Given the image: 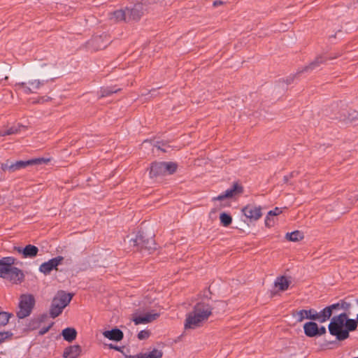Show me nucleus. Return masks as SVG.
Listing matches in <instances>:
<instances>
[{"label": "nucleus", "mask_w": 358, "mask_h": 358, "mask_svg": "<svg viewBox=\"0 0 358 358\" xmlns=\"http://www.w3.org/2000/svg\"><path fill=\"white\" fill-rule=\"evenodd\" d=\"M220 219L224 227H228L232 222L231 216L226 213H222L220 215Z\"/></svg>", "instance_id": "nucleus-31"}, {"label": "nucleus", "mask_w": 358, "mask_h": 358, "mask_svg": "<svg viewBox=\"0 0 358 358\" xmlns=\"http://www.w3.org/2000/svg\"><path fill=\"white\" fill-rule=\"evenodd\" d=\"M303 331L305 335L308 337L312 338L318 336L317 324L313 320L304 324Z\"/></svg>", "instance_id": "nucleus-20"}, {"label": "nucleus", "mask_w": 358, "mask_h": 358, "mask_svg": "<svg viewBox=\"0 0 358 358\" xmlns=\"http://www.w3.org/2000/svg\"><path fill=\"white\" fill-rule=\"evenodd\" d=\"M134 245H140L141 248L151 250L154 248L155 241L152 235H147L143 231H139L135 239H131Z\"/></svg>", "instance_id": "nucleus-8"}, {"label": "nucleus", "mask_w": 358, "mask_h": 358, "mask_svg": "<svg viewBox=\"0 0 358 358\" xmlns=\"http://www.w3.org/2000/svg\"><path fill=\"white\" fill-rule=\"evenodd\" d=\"M120 91V89H116V90H113L112 88H106V89H103L101 90V97H104V96H110L111 94H113V93H116L117 92Z\"/></svg>", "instance_id": "nucleus-35"}, {"label": "nucleus", "mask_w": 358, "mask_h": 358, "mask_svg": "<svg viewBox=\"0 0 358 358\" xmlns=\"http://www.w3.org/2000/svg\"><path fill=\"white\" fill-rule=\"evenodd\" d=\"M13 162L7 160L6 162L1 164V169L3 171H9L10 172H14Z\"/></svg>", "instance_id": "nucleus-34"}, {"label": "nucleus", "mask_w": 358, "mask_h": 358, "mask_svg": "<svg viewBox=\"0 0 358 358\" xmlns=\"http://www.w3.org/2000/svg\"><path fill=\"white\" fill-rule=\"evenodd\" d=\"M242 212L250 222L258 220L262 215L261 207L252 204L245 206L242 209Z\"/></svg>", "instance_id": "nucleus-12"}, {"label": "nucleus", "mask_w": 358, "mask_h": 358, "mask_svg": "<svg viewBox=\"0 0 358 358\" xmlns=\"http://www.w3.org/2000/svg\"><path fill=\"white\" fill-rule=\"evenodd\" d=\"M282 210L281 208H275L273 210H270L268 213V215L266 217V220H265V225L268 227H270L271 226L273 225V220L269 217V216H276V215H280V213H282Z\"/></svg>", "instance_id": "nucleus-27"}, {"label": "nucleus", "mask_w": 358, "mask_h": 358, "mask_svg": "<svg viewBox=\"0 0 358 358\" xmlns=\"http://www.w3.org/2000/svg\"><path fill=\"white\" fill-rule=\"evenodd\" d=\"M55 76L53 66L43 64L17 82L15 85V89L25 94L36 93L45 83L53 80Z\"/></svg>", "instance_id": "nucleus-1"}, {"label": "nucleus", "mask_w": 358, "mask_h": 358, "mask_svg": "<svg viewBox=\"0 0 358 358\" xmlns=\"http://www.w3.org/2000/svg\"><path fill=\"white\" fill-rule=\"evenodd\" d=\"M222 4H223V2L222 1H215L213 3V6H220V5H222Z\"/></svg>", "instance_id": "nucleus-46"}, {"label": "nucleus", "mask_w": 358, "mask_h": 358, "mask_svg": "<svg viewBox=\"0 0 358 358\" xmlns=\"http://www.w3.org/2000/svg\"><path fill=\"white\" fill-rule=\"evenodd\" d=\"M292 315L296 323L302 322L305 319H308L313 321H318L320 323H323L326 322V318L324 317L322 310L320 312H317L315 309H309V310H300L294 311L292 313Z\"/></svg>", "instance_id": "nucleus-6"}, {"label": "nucleus", "mask_w": 358, "mask_h": 358, "mask_svg": "<svg viewBox=\"0 0 358 358\" xmlns=\"http://www.w3.org/2000/svg\"><path fill=\"white\" fill-rule=\"evenodd\" d=\"M351 308V303L345 301V300H341L336 303L331 304L329 306L325 307L322 309V313L326 318V321L329 320L334 310H343L345 311H349Z\"/></svg>", "instance_id": "nucleus-9"}, {"label": "nucleus", "mask_w": 358, "mask_h": 358, "mask_svg": "<svg viewBox=\"0 0 358 358\" xmlns=\"http://www.w3.org/2000/svg\"><path fill=\"white\" fill-rule=\"evenodd\" d=\"M8 76H5V77H4V80H8Z\"/></svg>", "instance_id": "nucleus-50"}, {"label": "nucleus", "mask_w": 358, "mask_h": 358, "mask_svg": "<svg viewBox=\"0 0 358 358\" xmlns=\"http://www.w3.org/2000/svg\"><path fill=\"white\" fill-rule=\"evenodd\" d=\"M300 74H298V71L294 73V74H292V75H290L289 76H288L287 78H286V83L287 84H290L292 83L294 80L297 78Z\"/></svg>", "instance_id": "nucleus-40"}, {"label": "nucleus", "mask_w": 358, "mask_h": 358, "mask_svg": "<svg viewBox=\"0 0 358 358\" xmlns=\"http://www.w3.org/2000/svg\"><path fill=\"white\" fill-rule=\"evenodd\" d=\"M50 327H51V325H50V326H48L47 327H44V328L41 329L40 330V331H39V334L43 335V334H45V333H47L49 331V329H50Z\"/></svg>", "instance_id": "nucleus-44"}, {"label": "nucleus", "mask_w": 358, "mask_h": 358, "mask_svg": "<svg viewBox=\"0 0 358 358\" xmlns=\"http://www.w3.org/2000/svg\"><path fill=\"white\" fill-rule=\"evenodd\" d=\"M126 11L127 22L131 20L137 21L140 20L143 15L141 6L140 5L135 6L132 8H126Z\"/></svg>", "instance_id": "nucleus-17"}, {"label": "nucleus", "mask_w": 358, "mask_h": 358, "mask_svg": "<svg viewBox=\"0 0 358 358\" xmlns=\"http://www.w3.org/2000/svg\"><path fill=\"white\" fill-rule=\"evenodd\" d=\"M345 123H351L358 120V111L352 109L344 110L339 117Z\"/></svg>", "instance_id": "nucleus-19"}, {"label": "nucleus", "mask_w": 358, "mask_h": 358, "mask_svg": "<svg viewBox=\"0 0 358 358\" xmlns=\"http://www.w3.org/2000/svg\"><path fill=\"white\" fill-rule=\"evenodd\" d=\"M348 317L347 313H342L331 318L328 329L329 334L336 336L338 341H344L349 338L350 334L345 329V321Z\"/></svg>", "instance_id": "nucleus-4"}, {"label": "nucleus", "mask_w": 358, "mask_h": 358, "mask_svg": "<svg viewBox=\"0 0 358 358\" xmlns=\"http://www.w3.org/2000/svg\"><path fill=\"white\" fill-rule=\"evenodd\" d=\"M150 336V332L146 330H142L138 334V338L139 340L147 339Z\"/></svg>", "instance_id": "nucleus-39"}, {"label": "nucleus", "mask_w": 358, "mask_h": 358, "mask_svg": "<svg viewBox=\"0 0 358 358\" xmlns=\"http://www.w3.org/2000/svg\"><path fill=\"white\" fill-rule=\"evenodd\" d=\"M62 336L68 342H72L76 338L77 331L73 327H67L62 330Z\"/></svg>", "instance_id": "nucleus-25"}, {"label": "nucleus", "mask_w": 358, "mask_h": 358, "mask_svg": "<svg viewBox=\"0 0 358 358\" xmlns=\"http://www.w3.org/2000/svg\"><path fill=\"white\" fill-rule=\"evenodd\" d=\"M349 200H352L355 201H358V194L355 195L353 197H350Z\"/></svg>", "instance_id": "nucleus-47"}, {"label": "nucleus", "mask_w": 358, "mask_h": 358, "mask_svg": "<svg viewBox=\"0 0 358 358\" xmlns=\"http://www.w3.org/2000/svg\"><path fill=\"white\" fill-rule=\"evenodd\" d=\"M49 162L48 159H44V158H36V159H31L27 161H17L15 162H13V169L14 171L17 170H20L22 169H24L27 166H33L36 164H41L42 163H47Z\"/></svg>", "instance_id": "nucleus-13"}, {"label": "nucleus", "mask_w": 358, "mask_h": 358, "mask_svg": "<svg viewBox=\"0 0 358 358\" xmlns=\"http://www.w3.org/2000/svg\"><path fill=\"white\" fill-rule=\"evenodd\" d=\"M157 148H158L159 150H162V151L165 152V150H164L163 149H162V148H160V146H157Z\"/></svg>", "instance_id": "nucleus-49"}, {"label": "nucleus", "mask_w": 358, "mask_h": 358, "mask_svg": "<svg viewBox=\"0 0 358 358\" xmlns=\"http://www.w3.org/2000/svg\"><path fill=\"white\" fill-rule=\"evenodd\" d=\"M73 294L66 293L64 291H59L54 296L50 309L51 317L55 318L59 316L64 308L71 302Z\"/></svg>", "instance_id": "nucleus-5"}, {"label": "nucleus", "mask_w": 358, "mask_h": 358, "mask_svg": "<svg viewBox=\"0 0 358 358\" xmlns=\"http://www.w3.org/2000/svg\"><path fill=\"white\" fill-rule=\"evenodd\" d=\"M12 315V314L7 312L0 311V327L6 325Z\"/></svg>", "instance_id": "nucleus-32"}, {"label": "nucleus", "mask_w": 358, "mask_h": 358, "mask_svg": "<svg viewBox=\"0 0 358 358\" xmlns=\"http://www.w3.org/2000/svg\"><path fill=\"white\" fill-rule=\"evenodd\" d=\"M22 125H18L17 127H11L8 129H7L5 132H0V136H4L7 135H12L17 134L20 131V128L22 127Z\"/></svg>", "instance_id": "nucleus-33"}, {"label": "nucleus", "mask_w": 358, "mask_h": 358, "mask_svg": "<svg viewBox=\"0 0 358 358\" xmlns=\"http://www.w3.org/2000/svg\"><path fill=\"white\" fill-rule=\"evenodd\" d=\"M353 358H358V357H353Z\"/></svg>", "instance_id": "nucleus-52"}, {"label": "nucleus", "mask_w": 358, "mask_h": 358, "mask_svg": "<svg viewBox=\"0 0 358 358\" xmlns=\"http://www.w3.org/2000/svg\"><path fill=\"white\" fill-rule=\"evenodd\" d=\"M317 330H318V336L324 335L327 332V329H326L325 327H324V326L319 327V326L317 325Z\"/></svg>", "instance_id": "nucleus-42"}, {"label": "nucleus", "mask_w": 358, "mask_h": 358, "mask_svg": "<svg viewBox=\"0 0 358 358\" xmlns=\"http://www.w3.org/2000/svg\"><path fill=\"white\" fill-rule=\"evenodd\" d=\"M243 192V187L238 182H234L232 187L227 189L224 193L213 198V201H222L241 195Z\"/></svg>", "instance_id": "nucleus-10"}, {"label": "nucleus", "mask_w": 358, "mask_h": 358, "mask_svg": "<svg viewBox=\"0 0 358 358\" xmlns=\"http://www.w3.org/2000/svg\"><path fill=\"white\" fill-rule=\"evenodd\" d=\"M341 55V54H336L334 57H329L328 59H336L338 58V57H340Z\"/></svg>", "instance_id": "nucleus-48"}, {"label": "nucleus", "mask_w": 358, "mask_h": 358, "mask_svg": "<svg viewBox=\"0 0 358 358\" xmlns=\"http://www.w3.org/2000/svg\"><path fill=\"white\" fill-rule=\"evenodd\" d=\"M178 165L176 163L164 162V175L166 173L173 174L176 171Z\"/></svg>", "instance_id": "nucleus-30"}, {"label": "nucleus", "mask_w": 358, "mask_h": 358, "mask_svg": "<svg viewBox=\"0 0 358 358\" xmlns=\"http://www.w3.org/2000/svg\"><path fill=\"white\" fill-rule=\"evenodd\" d=\"M92 46L96 50L104 49L110 43V38L106 36H96L91 41Z\"/></svg>", "instance_id": "nucleus-16"}, {"label": "nucleus", "mask_w": 358, "mask_h": 358, "mask_svg": "<svg viewBox=\"0 0 358 358\" xmlns=\"http://www.w3.org/2000/svg\"><path fill=\"white\" fill-rule=\"evenodd\" d=\"M145 318L147 319V323H150L159 317V313H147L144 315Z\"/></svg>", "instance_id": "nucleus-36"}, {"label": "nucleus", "mask_w": 358, "mask_h": 358, "mask_svg": "<svg viewBox=\"0 0 358 358\" xmlns=\"http://www.w3.org/2000/svg\"><path fill=\"white\" fill-rule=\"evenodd\" d=\"M132 320L134 321V324L136 325L140 324H147V319L145 318V316H135L133 317Z\"/></svg>", "instance_id": "nucleus-38"}, {"label": "nucleus", "mask_w": 358, "mask_h": 358, "mask_svg": "<svg viewBox=\"0 0 358 358\" xmlns=\"http://www.w3.org/2000/svg\"><path fill=\"white\" fill-rule=\"evenodd\" d=\"M127 358H135V357H134V356H129V357H127Z\"/></svg>", "instance_id": "nucleus-51"}, {"label": "nucleus", "mask_w": 358, "mask_h": 358, "mask_svg": "<svg viewBox=\"0 0 358 358\" xmlns=\"http://www.w3.org/2000/svg\"><path fill=\"white\" fill-rule=\"evenodd\" d=\"M290 283V279L286 276L282 275L276 278L274 285L280 291H285L288 289Z\"/></svg>", "instance_id": "nucleus-24"}, {"label": "nucleus", "mask_w": 358, "mask_h": 358, "mask_svg": "<svg viewBox=\"0 0 358 358\" xmlns=\"http://www.w3.org/2000/svg\"><path fill=\"white\" fill-rule=\"evenodd\" d=\"M304 238V235L303 232L300 231H294L291 233H287L285 235V238L289 241L292 242H297L303 240Z\"/></svg>", "instance_id": "nucleus-26"}, {"label": "nucleus", "mask_w": 358, "mask_h": 358, "mask_svg": "<svg viewBox=\"0 0 358 358\" xmlns=\"http://www.w3.org/2000/svg\"><path fill=\"white\" fill-rule=\"evenodd\" d=\"M108 347L110 349H114L117 351H119V352H121L122 351V348L121 347H118V346H116V345H114L113 344H109L108 345Z\"/></svg>", "instance_id": "nucleus-45"}, {"label": "nucleus", "mask_w": 358, "mask_h": 358, "mask_svg": "<svg viewBox=\"0 0 358 358\" xmlns=\"http://www.w3.org/2000/svg\"><path fill=\"white\" fill-rule=\"evenodd\" d=\"M163 355L162 350L158 349H153L148 353H144L141 355L138 358H161Z\"/></svg>", "instance_id": "nucleus-29"}, {"label": "nucleus", "mask_w": 358, "mask_h": 358, "mask_svg": "<svg viewBox=\"0 0 358 358\" xmlns=\"http://www.w3.org/2000/svg\"><path fill=\"white\" fill-rule=\"evenodd\" d=\"M50 98V97H48L47 99H45L44 97H40L38 99H37L36 101H33L34 103H43L45 101H47L48 100H49Z\"/></svg>", "instance_id": "nucleus-43"}, {"label": "nucleus", "mask_w": 358, "mask_h": 358, "mask_svg": "<svg viewBox=\"0 0 358 358\" xmlns=\"http://www.w3.org/2000/svg\"><path fill=\"white\" fill-rule=\"evenodd\" d=\"M13 335V333L10 331L0 332V343L4 342L7 339H10Z\"/></svg>", "instance_id": "nucleus-37"}, {"label": "nucleus", "mask_w": 358, "mask_h": 358, "mask_svg": "<svg viewBox=\"0 0 358 358\" xmlns=\"http://www.w3.org/2000/svg\"><path fill=\"white\" fill-rule=\"evenodd\" d=\"M125 9H120L110 13V20L115 22H127Z\"/></svg>", "instance_id": "nucleus-23"}, {"label": "nucleus", "mask_w": 358, "mask_h": 358, "mask_svg": "<svg viewBox=\"0 0 358 358\" xmlns=\"http://www.w3.org/2000/svg\"><path fill=\"white\" fill-rule=\"evenodd\" d=\"M295 174H296V172L292 171V172H291L289 174H288V175H287V176H285L283 177V182H284L285 183H286V184H287V183H288V182H289V180L291 178H294V176H295Z\"/></svg>", "instance_id": "nucleus-41"}, {"label": "nucleus", "mask_w": 358, "mask_h": 358, "mask_svg": "<svg viewBox=\"0 0 358 358\" xmlns=\"http://www.w3.org/2000/svg\"><path fill=\"white\" fill-rule=\"evenodd\" d=\"M82 352L79 345H71L64 349L63 358H78Z\"/></svg>", "instance_id": "nucleus-18"}, {"label": "nucleus", "mask_w": 358, "mask_h": 358, "mask_svg": "<svg viewBox=\"0 0 358 358\" xmlns=\"http://www.w3.org/2000/svg\"><path fill=\"white\" fill-rule=\"evenodd\" d=\"M35 305V299L32 294H22L20 297L18 310L16 313L19 319L28 317Z\"/></svg>", "instance_id": "nucleus-7"}, {"label": "nucleus", "mask_w": 358, "mask_h": 358, "mask_svg": "<svg viewBox=\"0 0 358 358\" xmlns=\"http://www.w3.org/2000/svg\"><path fill=\"white\" fill-rule=\"evenodd\" d=\"M163 175H164V162L152 163L150 169V177L155 178Z\"/></svg>", "instance_id": "nucleus-21"}, {"label": "nucleus", "mask_w": 358, "mask_h": 358, "mask_svg": "<svg viewBox=\"0 0 358 358\" xmlns=\"http://www.w3.org/2000/svg\"><path fill=\"white\" fill-rule=\"evenodd\" d=\"M14 250L22 255L24 258L35 257L38 252V248L34 245H27L24 248L15 247Z\"/></svg>", "instance_id": "nucleus-15"}, {"label": "nucleus", "mask_w": 358, "mask_h": 358, "mask_svg": "<svg viewBox=\"0 0 358 358\" xmlns=\"http://www.w3.org/2000/svg\"><path fill=\"white\" fill-rule=\"evenodd\" d=\"M64 260L62 256H57L48 262H43L39 266V271L45 275H48L52 270H57V266L62 264Z\"/></svg>", "instance_id": "nucleus-11"}, {"label": "nucleus", "mask_w": 358, "mask_h": 358, "mask_svg": "<svg viewBox=\"0 0 358 358\" xmlns=\"http://www.w3.org/2000/svg\"><path fill=\"white\" fill-rule=\"evenodd\" d=\"M357 322L354 319H350L348 317L345 321V329L347 330V333L355 331L357 327Z\"/></svg>", "instance_id": "nucleus-28"}, {"label": "nucleus", "mask_w": 358, "mask_h": 358, "mask_svg": "<svg viewBox=\"0 0 358 358\" xmlns=\"http://www.w3.org/2000/svg\"><path fill=\"white\" fill-rule=\"evenodd\" d=\"M103 336L105 338L114 341H120L124 337L123 332L117 328L113 329L110 331H103Z\"/></svg>", "instance_id": "nucleus-22"}, {"label": "nucleus", "mask_w": 358, "mask_h": 358, "mask_svg": "<svg viewBox=\"0 0 358 358\" xmlns=\"http://www.w3.org/2000/svg\"><path fill=\"white\" fill-rule=\"evenodd\" d=\"M212 310L213 308L208 303L203 301L197 303L192 311L186 316L185 329H194L201 327L212 315Z\"/></svg>", "instance_id": "nucleus-2"}, {"label": "nucleus", "mask_w": 358, "mask_h": 358, "mask_svg": "<svg viewBox=\"0 0 358 358\" xmlns=\"http://www.w3.org/2000/svg\"><path fill=\"white\" fill-rule=\"evenodd\" d=\"M15 261L13 257H6L0 259V278L8 279L14 282L23 280L24 274L22 271L13 266Z\"/></svg>", "instance_id": "nucleus-3"}, {"label": "nucleus", "mask_w": 358, "mask_h": 358, "mask_svg": "<svg viewBox=\"0 0 358 358\" xmlns=\"http://www.w3.org/2000/svg\"><path fill=\"white\" fill-rule=\"evenodd\" d=\"M327 60V57L324 55H320L315 57V59L310 62L308 65L298 70V74H301L304 72H308L314 70L318 67L320 64L325 63Z\"/></svg>", "instance_id": "nucleus-14"}]
</instances>
